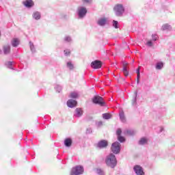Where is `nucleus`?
<instances>
[{
  "label": "nucleus",
  "instance_id": "2eb2a0df",
  "mask_svg": "<svg viewBox=\"0 0 175 175\" xmlns=\"http://www.w3.org/2000/svg\"><path fill=\"white\" fill-rule=\"evenodd\" d=\"M77 105V101L72 100V99H70L67 101V106L68 107H76V105Z\"/></svg>",
  "mask_w": 175,
  "mask_h": 175
},
{
  "label": "nucleus",
  "instance_id": "39448f33",
  "mask_svg": "<svg viewBox=\"0 0 175 175\" xmlns=\"http://www.w3.org/2000/svg\"><path fill=\"white\" fill-rule=\"evenodd\" d=\"M111 150L113 154H120V151H121V144L118 142L113 143Z\"/></svg>",
  "mask_w": 175,
  "mask_h": 175
},
{
  "label": "nucleus",
  "instance_id": "7c9ffc66",
  "mask_svg": "<svg viewBox=\"0 0 175 175\" xmlns=\"http://www.w3.org/2000/svg\"><path fill=\"white\" fill-rule=\"evenodd\" d=\"M159 39V37L158 36L157 34H152V40L153 42H157Z\"/></svg>",
  "mask_w": 175,
  "mask_h": 175
},
{
  "label": "nucleus",
  "instance_id": "5701e85b",
  "mask_svg": "<svg viewBox=\"0 0 175 175\" xmlns=\"http://www.w3.org/2000/svg\"><path fill=\"white\" fill-rule=\"evenodd\" d=\"M72 139L70 138H67L64 140V146H66V147H70L72 146Z\"/></svg>",
  "mask_w": 175,
  "mask_h": 175
},
{
  "label": "nucleus",
  "instance_id": "c756f323",
  "mask_svg": "<svg viewBox=\"0 0 175 175\" xmlns=\"http://www.w3.org/2000/svg\"><path fill=\"white\" fill-rule=\"evenodd\" d=\"M55 90L57 92H61V91H62V87L59 85H55Z\"/></svg>",
  "mask_w": 175,
  "mask_h": 175
},
{
  "label": "nucleus",
  "instance_id": "9b49d317",
  "mask_svg": "<svg viewBox=\"0 0 175 175\" xmlns=\"http://www.w3.org/2000/svg\"><path fill=\"white\" fill-rule=\"evenodd\" d=\"M32 18L36 21H39L42 18V13L39 11H34L32 13Z\"/></svg>",
  "mask_w": 175,
  "mask_h": 175
},
{
  "label": "nucleus",
  "instance_id": "4468645a",
  "mask_svg": "<svg viewBox=\"0 0 175 175\" xmlns=\"http://www.w3.org/2000/svg\"><path fill=\"white\" fill-rule=\"evenodd\" d=\"M83 109L81 108H77L75 111L74 117H77V118H80L81 116H83Z\"/></svg>",
  "mask_w": 175,
  "mask_h": 175
},
{
  "label": "nucleus",
  "instance_id": "a18cd8bd",
  "mask_svg": "<svg viewBox=\"0 0 175 175\" xmlns=\"http://www.w3.org/2000/svg\"><path fill=\"white\" fill-rule=\"evenodd\" d=\"M87 133H91V130H87Z\"/></svg>",
  "mask_w": 175,
  "mask_h": 175
},
{
  "label": "nucleus",
  "instance_id": "49530a36",
  "mask_svg": "<svg viewBox=\"0 0 175 175\" xmlns=\"http://www.w3.org/2000/svg\"><path fill=\"white\" fill-rule=\"evenodd\" d=\"M0 36H1V33H0Z\"/></svg>",
  "mask_w": 175,
  "mask_h": 175
},
{
  "label": "nucleus",
  "instance_id": "423d86ee",
  "mask_svg": "<svg viewBox=\"0 0 175 175\" xmlns=\"http://www.w3.org/2000/svg\"><path fill=\"white\" fill-rule=\"evenodd\" d=\"M93 103L95 105H99V106L103 107L106 103L103 100V98L100 97V96H95L92 99Z\"/></svg>",
  "mask_w": 175,
  "mask_h": 175
},
{
  "label": "nucleus",
  "instance_id": "dca6fc26",
  "mask_svg": "<svg viewBox=\"0 0 175 175\" xmlns=\"http://www.w3.org/2000/svg\"><path fill=\"white\" fill-rule=\"evenodd\" d=\"M66 66L67 69H69V70H73V69H75V64H73V62L70 60L66 62Z\"/></svg>",
  "mask_w": 175,
  "mask_h": 175
},
{
  "label": "nucleus",
  "instance_id": "58836bf2",
  "mask_svg": "<svg viewBox=\"0 0 175 175\" xmlns=\"http://www.w3.org/2000/svg\"><path fill=\"white\" fill-rule=\"evenodd\" d=\"M140 83V74H137V84L139 85Z\"/></svg>",
  "mask_w": 175,
  "mask_h": 175
},
{
  "label": "nucleus",
  "instance_id": "f704fd0d",
  "mask_svg": "<svg viewBox=\"0 0 175 175\" xmlns=\"http://www.w3.org/2000/svg\"><path fill=\"white\" fill-rule=\"evenodd\" d=\"M113 27L117 29L118 28V21H113Z\"/></svg>",
  "mask_w": 175,
  "mask_h": 175
},
{
  "label": "nucleus",
  "instance_id": "4be33fe9",
  "mask_svg": "<svg viewBox=\"0 0 175 175\" xmlns=\"http://www.w3.org/2000/svg\"><path fill=\"white\" fill-rule=\"evenodd\" d=\"M11 44L13 47H17L20 44V40H18V38H14L11 41Z\"/></svg>",
  "mask_w": 175,
  "mask_h": 175
},
{
  "label": "nucleus",
  "instance_id": "f257e3e1",
  "mask_svg": "<svg viewBox=\"0 0 175 175\" xmlns=\"http://www.w3.org/2000/svg\"><path fill=\"white\" fill-rule=\"evenodd\" d=\"M105 164L109 167H111V169H114L116 166H117V158H116V155L113 153L108 154L105 157Z\"/></svg>",
  "mask_w": 175,
  "mask_h": 175
},
{
  "label": "nucleus",
  "instance_id": "f3484780",
  "mask_svg": "<svg viewBox=\"0 0 175 175\" xmlns=\"http://www.w3.org/2000/svg\"><path fill=\"white\" fill-rule=\"evenodd\" d=\"M3 51L5 55H8V54H10V45L5 44L3 46Z\"/></svg>",
  "mask_w": 175,
  "mask_h": 175
},
{
  "label": "nucleus",
  "instance_id": "72a5a7b5",
  "mask_svg": "<svg viewBox=\"0 0 175 175\" xmlns=\"http://www.w3.org/2000/svg\"><path fill=\"white\" fill-rule=\"evenodd\" d=\"M118 140L119 142H120V143H124V142H125V137H124L121 135H119V136H118Z\"/></svg>",
  "mask_w": 175,
  "mask_h": 175
},
{
  "label": "nucleus",
  "instance_id": "e433bc0d",
  "mask_svg": "<svg viewBox=\"0 0 175 175\" xmlns=\"http://www.w3.org/2000/svg\"><path fill=\"white\" fill-rule=\"evenodd\" d=\"M121 133H122V131L121 130V129H118L116 131V135L117 136H120Z\"/></svg>",
  "mask_w": 175,
  "mask_h": 175
},
{
  "label": "nucleus",
  "instance_id": "393cba45",
  "mask_svg": "<svg viewBox=\"0 0 175 175\" xmlns=\"http://www.w3.org/2000/svg\"><path fill=\"white\" fill-rule=\"evenodd\" d=\"M120 120L122 122H126V118H125V115L124 114V111H121L119 113Z\"/></svg>",
  "mask_w": 175,
  "mask_h": 175
},
{
  "label": "nucleus",
  "instance_id": "f03ea898",
  "mask_svg": "<svg viewBox=\"0 0 175 175\" xmlns=\"http://www.w3.org/2000/svg\"><path fill=\"white\" fill-rule=\"evenodd\" d=\"M113 12L116 17H122L125 13V6L122 3H116L113 6Z\"/></svg>",
  "mask_w": 175,
  "mask_h": 175
},
{
  "label": "nucleus",
  "instance_id": "c9c22d12",
  "mask_svg": "<svg viewBox=\"0 0 175 175\" xmlns=\"http://www.w3.org/2000/svg\"><path fill=\"white\" fill-rule=\"evenodd\" d=\"M64 53L66 56L70 55V49H66L64 51Z\"/></svg>",
  "mask_w": 175,
  "mask_h": 175
},
{
  "label": "nucleus",
  "instance_id": "1a4fd4ad",
  "mask_svg": "<svg viewBox=\"0 0 175 175\" xmlns=\"http://www.w3.org/2000/svg\"><path fill=\"white\" fill-rule=\"evenodd\" d=\"M107 24V18L102 17L99 18L97 21V25L99 27H105Z\"/></svg>",
  "mask_w": 175,
  "mask_h": 175
},
{
  "label": "nucleus",
  "instance_id": "79ce46f5",
  "mask_svg": "<svg viewBox=\"0 0 175 175\" xmlns=\"http://www.w3.org/2000/svg\"><path fill=\"white\" fill-rule=\"evenodd\" d=\"M136 72H137V75H140V68H138Z\"/></svg>",
  "mask_w": 175,
  "mask_h": 175
},
{
  "label": "nucleus",
  "instance_id": "cd10ccee",
  "mask_svg": "<svg viewBox=\"0 0 175 175\" xmlns=\"http://www.w3.org/2000/svg\"><path fill=\"white\" fill-rule=\"evenodd\" d=\"M103 118H104V120H110V118H111V114L107 113H103Z\"/></svg>",
  "mask_w": 175,
  "mask_h": 175
},
{
  "label": "nucleus",
  "instance_id": "a211bd4d",
  "mask_svg": "<svg viewBox=\"0 0 175 175\" xmlns=\"http://www.w3.org/2000/svg\"><path fill=\"white\" fill-rule=\"evenodd\" d=\"M172 25L169 23H165L161 26L162 31H172Z\"/></svg>",
  "mask_w": 175,
  "mask_h": 175
},
{
  "label": "nucleus",
  "instance_id": "a19ab883",
  "mask_svg": "<svg viewBox=\"0 0 175 175\" xmlns=\"http://www.w3.org/2000/svg\"><path fill=\"white\" fill-rule=\"evenodd\" d=\"M97 125H98V126H102L103 125V122H98L97 123Z\"/></svg>",
  "mask_w": 175,
  "mask_h": 175
},
{
  "label": "nucleus",
  "instance_id": "6ab92c4d",
  "mask_svg": "<svg viewBox=\"0 0 175 175\" xmlns=\"http://www.w3.org/2000/svg\"><path fill=\"white\" fill-rule=\"evenodd\" d=\"M148 143V139L147 137H142L139 139L138 144H139V146H146Z\"/></svg>",
  "mask_w": 175,
  "mask_h": 175
},
{
  "label": "nucleus",
  "instance_id": "473e14b6",
  "mask_svg": "<svg viewBox=\"0 0 175 175\" xmlns=\"http://www.w3.org/2000/svg\"><path fill=\"white\" fill-rule=\"evenodd\" d=\"M6 66L9 68V69H14L13 68V62H8L5 64Z\"/></svg>",
  "mask_w": 175,
  "mask_h": 175
},
{
  "label": "nucleus",
  "instance_id": "0eeeda50",
  "mask_svg": "<svg viewBox=\"0 0 175 175\" xmlns=\"http://www.w3.org/2000/svg\"><path fill=\"white\" fill-rule=\"evenodd\" d=\"M23 4L28 9H31V8H33V6H35V3L32 0H24L23 1Z\"/></svg>",
  "mask_w": 175,
  "mask_h": 175
},
{
  "label": "nucleus",
  "instance_id": "20e7f679",
  "mask_svg": "<svg viewBox=\"0 0 175 175\" xmlns=\"http://www.w3.org/2000/svg\"><path fill=\"white\" fill-rule=\"evenodd\" d=\"M77 14L79 18H84L87 15V8L84 6H79L77 10Z\"/></svg>",
  "mask_w": 175,
  "mask_h": 175
},
{
  "label": "nucleus",
  "instance_id": "37998d69",
  "mask_svg": "<svg viewBox=\"0 0 175 175\" xmlns=\"http://www.w3.org/2000/svg\"><path fill=\"white\" fill-rule=\"evenodd\" d=\"M126 65H128V63H126V62H124L123 63V66H126Z\"/></svg>",
  "mask_w": 175,
  "mask_h": 175
},
{
  "label": "nucleus",
  "instance_id": "7ed1b4c3",
  "mask_svg": "<svg viewBox=\"0 0 175 175\" xmlns=\"http://www.w3.org/2000/svg\"><path fill=\"white\" fill-rule=\"evenodd\" d=\"M84 173V167L81 165H77L72 168L70 175H80Z\"/></svg>",
  "mask_w": 175,
  "mask_h": 175
},
{
  "label": "nucleus",
  "instance_id": "c85d7f7f",
  "mask_svg": "<svg viewBox=\"0 0 175 175\" xmlns=\"http://www.w3.org/2000/svg\"><path fill=\"white\" fill-rule=\"evenodd\" d=\"M122 72L126 77H128L129 75V72H128V69L126 68V66H123Z\"/></svg>",
  "mask_w": 175,
  "mask_h": 175
},
{
  "label": "nucleus",
  "instance_id": "2f4dec72",
  "mask_svg": "<svg viewBox=\"0 0 175 175\" xmlns=\"http://www.w3.org/2000/svg\"><path fill=\"white\" fill-rule=\"evenodd\" d=\"M146 44L148 47H152V46H154V42L152 40H150L146 43Z\"/></svg>",
  "mask_w": 175,
  "mask_h": 175
},
{
  "label": "nucleus",
  "instance_id": "ddd939ff",
  "mask_svg": "<svg viewBox=\"0 0 175 175\" xmlns=\"http://www.w3.org/2000/svg\"><path fill=\"white\" fill-rule=\"evenodd\" d=\"M63 42L64 43H68V44H72V43H73V38H72V36L69 35H66L63 38Z\"/></svg>",
  "mask_w": 175,
  "mask_h": 175
},
{
  "label": "nucleus",
  "instance_id": "c03bdc74",
  "mask_svg": "<svg viewBox=\"0 0 175 175\" xmlns=\"http://www.w3.org/2000/svg\"><path fill=\"white\" fill-rule=\"evenodd\" d=\"M160 132H163V127L160 128Z\"/></svg>",
  "mask_w": 175,
  "mask_h": 175
},
{
  "label": "nucleus",
  "instance_id": "aec40b11",
  "mask_svg": "<svg viewBox=\"0 0 175 175\" xmlns=\"http://www.w3.org/2000/svg\"><path fill=\"white\" fill-rule=\"evenodd\" d=\"M136 134V131L132 129H127L124 131V135H127V136H133Z\"/></svg>",
  "mask_w": 175,
  "mask_h": 175
},
{
  "label": "nucleus",
  "instance_id": "4c0bfd02",
  "mask_svg": "<svg viewBox=\"0 0 175 175\" xmlns=\"http://www.w3.org/2000/svg\"><path fill=\"white\" fill-rule=\"evenodd\" d=\"M96 173H97V174H100V175H103L104 174V172L100 169H98L96 170Z\"/></svg>",
  "mask_w": 175,
  "mask_h": 175
},
{
  "label": "nucleus",
  "instance_id": "b1692460",
  "mask_svg": "<svg viewBox=\"0 0 175 175\" xmlns=\"http://www.w3.org/2000/svg\"><path fill=\"white\" fill-rule=\"evenodd\" d=\"M155 68L157 70H161V69L163 68V62H159L156 64Z\"/></svg>",
  "mask_w": 175,
  "mask_h": 175
},
{
  "label": "nucleus",
  "instance_id": "ea45409f",
  "mask_svg": "<svg viewBox=\"0 0 175 175\" xmlns=\"http://www.w3.org/2000/svg\"><path fill=\"white\" fill-rule=\"evenodd\" d=\"M83 3H91L92 2V0H82Z\"/></svg>",
  "mask_w": 175,
  "mask_h": 175
},
{
  "label": "nucleus",
  "instance_id": "a878e982",
  "mask_svg": "<svg viewBox=\"0 0 175 175\" xmlns=\"http://www.w3.org/2000/svg\"><path fill=\"white\" fill-rule=\"evenodd\" d=\"M29 47L32 54H34V53H36V49L35 48V45L33 44V42H29Z\"/></svg>",
  "mask_w": 175,
  "mask_h": 175
},
{
  "label": "nucleus",
  "instance_id": "412c9836",
  "mask_svg": "<svg viewBox=\"0 0 175 175\" xmlns=\"http://www.w3.org/2000/svg\"><path fill=\"white\" fill-rule=\"evenodd\" d=\"M135 95L132 99V106H136L137 105V92H135Z\"/></svg>",
  "mask_w": 175,
  "mask_h": 175
},
{
  "label": "nucleus",
  "instance_id": "6e6552de",
  "mask_svg": "<svg viewBox=\"0 0 175 175\" xmlns=\"http://www.w3.org/2000/svg\"><path fill=\"white\" fill-rule=\"evenodd\" d=\"M107 146H109L107 141L101 140L98 142L96 147H97V148L102 150V148H106V147H107Z\"/></svg>",
  "mask_w": 175,
  "mask_h": 175
},
{
  "label": "nucleus",
  "instance_id": "9d476101",
  "mask_svg": "<svg viewBox=\"0 0 175 175\" xmlns=\"http://www.w3.org/2000/svg\"><path fill=\"white\" fill-rule=\"evenodd\" d=\"M91 67L93 69H99L102 68V62L98 60H95L91 63Z\"/></svg>",
  "mask_w": 175,
  "mask_h": 175
},
{
  "label": "nucleus",
  "instance_id": "f8f14e48",
  "mask_svg": "<svg viewBox=\"0 0 175 175\" xmlns=\"http://www.w3.org/2000/svg\"><path fill=\"white\" fill-rule=\"evenodd\" d=\"M133 169L137 175H144V171H143V168L139 165H135Z\"/></svg>",
  "mask_w": 175,
  "mask_h": 175
},
{
  "label": "nucleus",
  "instance_id": "bb28decb",
  "mask_svg": "<svg viewBox=\"0 0 175 175\" xmlns=\"http://www.w3.org/2000/svg\"><path fill=\"white\" fill-rule=\"evenodd\" d=\"M70 98L72 99H77V98H79V92H72L70 94Z\"/></svg>",
  "mask_w": 175,
  "mask_h": 175
}]
</instances>
